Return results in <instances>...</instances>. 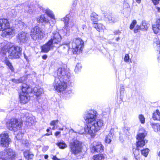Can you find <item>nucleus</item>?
I'll return each instance as SVG.
<instances>
[{
    "instance_id": "3",
    "label": "nucleus",
    "mask_w": 160,
    "mask_h": 160,
    "mask_svg": "<svg viewBox=\"0 0 160 160\" xmlns=\"http://www.w3.org/2000/svg\"><path fill=\"white\" fill-rule=\"evenodd\" d=\"M70 81L61 80L58 78H55L53 83V86L55 90L58 92H61L64 91L67 87V85Z\"/></svg>"
},
{
    "instance_id": "28",
    "label": "nucleus",
    "mask_w": 160,
    "mask_h": 160,
    "mask_svg": "<svg viewBox=\"0 0 160 160\" xmlns=\"http://www.w3.org/2000/svg\"><path fill=\"white\" fill-rule=\"evenodd\" d=\"M4 62L12 72H14V68L12 65V63L10 62L8 60V59L7 58H6L5 59Z\"/></svg>"
},
{
    "instance_id": "49",
    "label": "nucleus",
    "mask_w": 160,
    "mask_h": 160,
    "mask_svg": "<svg viewBox=\"0 0 160 160\" xmlns=\"http://www.w3.org/2000/svg\"><path fill=\"white\" fill-rule=\"evenodd\" d=\"M15 134L17 135L16 136V138H17L18 139H20L21 138H22V135L21 133L19 134V133H18L17 134L16 133H15Z\"/></svg>"
},
{
    "instance_id": "4",
    "label": "nucleus",
    "mask_w": 160,
    "mask_h": 160,
    "mask_svg": "<svg viewBox=\"0 0 160 160\" xmlns=\"http://www.w3.org/2000/svg\"><path fill=\"white\" fill-rule=\"evenodd\" d=\"M83 42L80 38L74 39L71 43L72 53L73 54H78L82 51L83 46Z\"/></svg>"
},
{
    "instance_id": "43",
    "label": "nucleus",
    "mask_w": 160,
    "mask_h": 160,
    "mask_svg": "<svg viewBox=\"0 0 160 160\" xmlns=\"http://www.w3.org/2000/svg\"><path fill=\"white\" fill-rule=\"evenodd\" d=\"M82 68V66L80 63H78L77 64L75 68V71L76 72L79 71Z\"/></svg>"
},
{
    "instance_id": "41",
    "label": "nucleus",
    "mask_w": 160,
    "mask_h": 160,
    "mask_svg": "<svg viewBox=\"0 0 160 160\" xmlns=\"http://www.w3.org/2000/svg\"><path fill=\"white\" fill-rule=\"evenodd\" d=\"M30 8H31V7H30L29 6H25L24 7V9L26 12H27L29 13L32 12L33 8H32L31 10H29Z\"/></svg>"
},
{
    "instance_id": "48",
    "label": "nucleus",
    "mask_w": 160,
    "mask_h": 160,
    "mask_svg": "<svg viewBox=\"0 0 160 160\" xmlns=\"http://www.w3.org/2000/svg\"><path fill=\"white\" fill-rule=\"evenodd\" d=\"M139 29H141V26H139L138 25L136 26L135 29L134 30V32L135 33H137L138 32Z\"/></svg>"
},
{
    "instance_id": "47",
    "label": "nucleus",
    "mask_w": 160,
    "mask_h": 160,
    "mask_svg": "<svg viewBox=\"0 0 160 160\" xmlns=\"http://www.w3.org/2000/svg\"><path fill=\"white\" fill-rule=\"evenodd\" d=\"M58 122V120L52 121L50 123V125L51 126H55L56 123H57Z\"/></svg>"
},
{
    "instance_id": "33",
    "label": "nucleus",
    "mask_w": 160,
    "mask_h": 160,
    "mask_svg": "<svg viewBox=\"0 0 160 160\" xmlns=\"http://www.w3.org/2000/svg\"><path fill=\"white\" fill-rule=\"evenodd\" d=\"M15 24L20 28H22L24 27V23L19 20H16L15 22Z\"/></svg>"
},
{
    "instance_id": "63",
    "label": "nucleus",
    "mask_w": 160,
    "mask_h": 160,
    "mask_svg": "<svg viewBox=\"0 0 160 160\" xmlns=\"http://www.w3.org/2000/svg\"><path fill=\"white\" fill-rule=\"evenodd\" d=\"M158 156L160 157V152H158Z\"/></svg>"
},
{
    "instance_id": "35",
    "label": "nucleus",
    "mask_w": 160,
    "mask_h": 160,
    "mask_svg": "<svg viewBox=\"0 0 160 160\" xmlns=\"http://www.w3.org/2000/svg\"><path fill=\"white\" fill-rule=\"evenodd\" d=\"M105 155L103 154H98L94 155L93 157L94 160H102L104 159Z\"/></svg>"
},
{
    "instance_id": "5",
    "label": "nucleus",
    "mask_w": 160,
    "mask_h": 160,
    "mask_svg": "<svg viewBox=\"0 0 160 160\" xmlns=\"http://www.w3.org/2000/svg\"><path fill=\"white\" fill-rule=\"evenodd\" d=\"M69 148L72 154L77 155L80 154L82 150V143L77 140H74L70 143Z\"/></svg>"
},
{
    "instance_id": "25",
    "label": "nucleus",
    "mask_w": 160,
    "mask_h": 160,
    "mask_svg": "<svg viewBox=\"0 0 160 160\" xmlns=\"http://www.w3.org/2000/svg\"><path fill=\"white\" fill-rule=\"evenodd\" d=\"M111 131L108 134L106 137L105 141L106 143H110L112 139L113 138V134L111 132Z\"/></svg>"
},
{
    "instance_id": "45",
    "label": "nucleus",
    "mask_w": 160,
    "mask_h": 160,
    "mask_svg": "<svg viewBox=\"0 0 160 160\" xmlns=\"http://www.w3.org/2000/svg\"><path fill=\"white\" fill-rule=\"evenodd\" d=\"M139 118L142 123H144L145 122V118L142 115H140L139 116Z\"/></svg>"
},
{
    "instance_id": "23",
    "label": "nucleus",
    "mask_w": 160,
    "mask_h": 160,
    "mask_svg": "<svg viewBox=\"0 0 160 160\" xmlns=\"http://www.w3.org/2000/svg\"><path fill=\"white\" fill-rule=\"evenodd\" d=\"M152 118L154 120L160 121V112L158 110H157L153 113Z\"/></svg>"
},
{
    "instance_id": "56",
    "label": "nucleus",
    "mask_w": 160,
    "mask_h": 160,
    "mask_svg": "<svg viewBox=\"0 0 160 160\" xmlns=\"http://www.w3.org/2000/svg\"><path fill=\"white\" fill-rule=\"evenodd\" d=\"M47 58V56L46 55H44L42 56V58L44 60H46Z\"/></svg>"
},
{
    "instance_id": "11",
    "label": "nucleus",
    "mask_w": 160,
    "mask_h": 160,
    "mask_svg": "<svg viewBox=\"0 0 160 160\" xmlns=\"http://www.w3.org/2000/svg\"><path fill=\"white\" fill-rule=\"evenodd\" d=\"M61 38L59 33L57 32H54L52 33L51 39L49 41L52 43L55 46V47L58 48L59 47V43L61 40Z\"/></svg>"
},
{
    "instance_id": "32",
    "label": "nucleus",
    "mask_w": 160,
    "mask_h": 160,
    "mask_svg": "<svg viewBox=\"0 0 160 160\" xmlns=\"http://www.w3.org/2000/svg\"><path fill=\"white\" fill-rule=\"evenodd\" d=\"M45 13L48 15L49 17L50 18L53 19V20L54 21L53 22H55V18L54 17V16L53 14L52 11L50 10L49 9H47L45 10Z\"/></svg>"
},
{
    "instance_id": "17",
    "label": "nucleus",
    "mask_w": 160,
    "mask_h": 160,
    "mask_svg": "<svg viewBox=\"0 0 160 160\" xmlns=\"http://www.w3.org/2000/svg\"><path fill=\"white\" fill-rule=\"evenodd\" d=\"M70 48V44H64L61 45L59 47L58 52L66 55L69 53L68 51Z\"/></svg>"
},
{
    "instance_id": "34",
    "label": "nucleus",
    "mask_w": 160,
    "mask_h": 160,
    "mask_svg": "<svg viewBox=\"0 0 160 160\" xmlns=\"http://www.w3.org/2000/svg\"><path fill=\"white\" fill-rule=\"evenodd\" d=\"M159 26H157L156 24H153L152 25V29L154 33L160 35V29L159 28Z\"/></svg>"
},
{
    "instance_id": "10",
    "label": "nucleus",
    "mask_w": 160,
    "mask_h": 160,
    "mask_svg": "<svg viewBox=\"0 0 160 160\" xmlns=\"http://www.w3.org/2000/svg\"><path fill=\"white\" fill-rule=\"evenodd\" d=\"M0 158L6 160H12L16 156L15 152L12 149L9 148L1 152Z\"/></svg>"
},
{
    "instance_id": "44",
    "label": "nucleus",
    "mask_w": 160,
    "mask_h": 160,
    "mask_svg": "<svg viewBox=\"0 0 160 160\" xmlns=\"http://www.w3.org/2000/svg\"><path fill=\"white\" fill-rule=\"evenodd\" d=\"M136 24V20H133L130 25V29L131 30L132 29Z\"/></svg>"
},
{
    "instance_id": "57",
    "label": "nucleus",
    "mask_w": 160,
    "mask_h": 160,
    "mask_svg": "<svg viewBox=\"0 0 160 160\" xmlns=\"http://www.w3.org/2000/svg\"><path fill=\"white\" fill-rule=\"evenodd\" d=\"M136 152H138L139 151L138 150H136V151L134 152H133L135 157L137 156V154L136 153Z\"/></svg>"
},
{
    "instance_id": "39",
    "label": "nucleus",
    "mask_w": 160,
    "mask_h": 160,
    "mask_svg": "<svg viewBox=\"0 0 160 160\" xmlns=\"http://www.w3.org/2000/svg\"><path fill=\"white\" fill-rule=\"evenodd\" d=\"M57 145L61 149H63L67 147L66 144L63 142H60L57 143Z\"/></svg>"
},
{
    "instance_id": "24",
    "label": "nucleus",
    "mask_w": 160,
    "mask_h": 160,
    "mask_svg": "<svg viewBox=\"0 0 160 160\" xmlns=\"http://www.w3.org/2000/svg\"><path fill=\"white\" fill-rule=\"evenodd\" d=\"M26 124L28 126H30L34 123V119L31 115L27 116L26 118Z\"/></svg>"
},
{
    "instance_id": "61",
    "label": "nucleus",
    "mask_w": 160,
    "mask_h": 160,
    "mask_svg": "<svg viewBox=\"0 0 160 160\" xmlns=\"http://www.w3.org/2000/svg\"><path fill=\"white\" fill-rule=\"evenodd\" d=\"M136 2L138 3H140L141 2V0H136Z\"/></svg>"
},
{
    "instance_id": "12",
    "label": "nucleus",
    "mask_w": 160,
    "mask_h": 160,
    "mask_svg": "<svg viewBox=\"0 0 160 160\" xmlns=\"http://www.w3.org/2000/svg\"><path fill=\"white\" fill-rule=\"evenodd\" d=\"M0 137L1 146L3 147H8L9 142H11L8 134L5 132L2 133L0 135Z\"/></svg>"
},
{
    "instance_id": "13",
    "label": "nucleus",
    "mask_w": 160,
    "mask_h": 160,
    "mask_svg": "<svg viewBox=\"0 0 160 160\" xmlns=\"http://www.w3.org/2000/svg\"><path fill=\"white\" fill-rule=\"evenodd\" d=\"M146 135V133L145 132L140 133L138 134L137 137V148L142 147L145 145V142L144 139Z\"/></svg>"
},
{
    "instance_id": "60",
    "label": "nucleus",
    "mask_w": 160,
    "mask_h": 160,
    "mask_svg": "<svg viewBox=\"0 0 160 160\" xmlns=\"http://www.w3.org/2000/svg\"><path fill=\"white\" fill-rule=\"evenodd\" d=\"M52 132H51L49 134V133H46L45 134V135L46 136H49L50 135H52Z\"/></svg>"
},
{
    "instance_id": "18",
    "label": "nucleus",
    "mask_w": 160,
    "mask_h": 160,
    "mask_svg": "<svg viewBox=\"0 0 160 160\" xmlns=\"http://www.w3.org/2000/svg\"><path fill=\"white\" fill-rule=\"evenodd\" d=\"M9 27L8 20L6 19H0V31H3Z\"/></svg>"
},
{
    "instance_id": "46",
    "label": "nucleus",
    "mask_w": 160,
    "mask_h": 160,
    "mask_svg": "<svg viewBox=\"0 0 160 160\" xmlns=\"http://www.w3.org/2000/svg\"><path fill=\"white\" fill-rule=\"evenodd\" d=\"M129 59V56L128 54H126L124 58V61L126 62H128Z\"/></svg>"
},
{
    "instance_id": "50",
    "label": "nucleus",
    "mask_w": 160,
    "mask_h": 160,
    "mask_svg": "<svg viewBox=\"0 0 160 160\" xmlns=\"http://www.w3.org/2000/svg\"><path fill=\"white\" fill-rule=\"evenodd\" d=\"M157 26H159L160 27V19H157L156 20L155 24Z\"/></svg>"
},
{
    "instance_id": "29",
    "label": "nucleus",
    "mask_w": 160,
    "mask_h": 160,
    "mask_svg": "<svg viewBox=\"0 0 160 160\" xmlns=\"http://www.w3.org/2000/svg\"><path fill=\"white\" fill-rule=\"evenodd\" d=\"M4 62L12 72H14V68L12 65V63L10 62L8 60V59L7 58H6L5 59Z\"/></svg>"
},
{
    "instance_id": "54",
    "label": "nucleus",
    "mask_w": 160,
    "mask_h": 160,
    "mask_svg": "<svg viewBox=\"0 0 160 160\" xmlns=\"http://www.w3.org/2000/svg\"><path fill=\"white\" fill-rule=\"evenodd\" d=\"M52 158L53 160H60V159L57 158L56 156H53Z\"/></svg>"
},
{
    "instance_id": "7",
    "label": "nucleus",
    "mask_w": 160,
    "mask_h": 160,
    "mask_svg": "<svg viewBox=\"0 0 160 160\" xmlns=\"http://www.w3.org/2000/svg\"><path fill=\"white\" fill-rule=\"evenodd\" d=\"M44 35L41 29L39 27H35L31 30L30 36L35 41L41 39L43 38Z\"/></svg>"
},
{
    "instance_id": "64",
    "label": "nucleus",
    "mask_w": 160,
    "mask_h": 160,
    "mask_svg": "<svg viewBox=\"0 0 160 160\" xmlns=\"http://www.w3.org/2000/svg\"><path fill=\"white\" fill-rule=\"evenodd\" d=\"M52 129L53 130H54L55 129V126H53V128H52Z\"/></svg>"
},
{
    "instance_id": "14",
    "label": "nucleus",
    "mask_w": 160,
    "mask_h": 160,
    "mask_svg": "<svg viewBox=\"0 0 160 160\" xmlns=\"http://www.w3.org/2000/svg\"><path fill=\"white\" fill-rule=\"evenodd\" d=\"M103 146L101 142L95 141L93 142L91 148V151L92 152H102L103 151Z\"/></svg>"
},
{
    "instance_id": "19",
    "label": "nucleus",
    "mask_w": 160,
    "mask_h": 160,
    "mask_svg": "<svg viewBox=\"0 0 160 160\" xmlns=\"http://www.w3.org/2000/svg\"><path fill=\"white\" fill-rule=\"evenodd\" d=\"M55 46L50 42H48L41 47L42 51L44 52H47L50 50L53 49Z\"/></svg>"
},
{
    "instance_id": "59",
    "label": "nucleus",
    "mask_w": 160,
    "mask_h": 160,
    "mask_svg": "<svg viewBox=\"0 0 160 160\" xmlns=\"http://www.w3.org/2000/svg\"><path fill=\"white\" fill-rule=\"evenodd\" d=\"M48 157V155H46L44 156V158L45 159H47Z\"/></svg>"
},
{
    "instance_id": "8",
    "label": "nucleus",
    "mask_w": 160,
    "mask_h": 160,
    "mask_svg": "<svg viewBox=\"0 0 160 160\" xmlns=\"http://www.w3.org/2000/svg\"><path fill=\"white\" fill-rule=\"evenodd\" d=\"M22 51L21 48L19 47L14 46L9 48L8 56L10 58H17L20 57Z\"/></svg>"
},
{
    "instance_id": "26",
    "label": "nucleus",
    "mask_w": 160,
    "mask_h": 160,
    "mask_svg": "<svg viewBox=\"0 0 160 160\" xmlns=\"http://www.w3.org/2000/svg\"><path fill=\"white\" fill-rule=\"evenodd\" d=\"M24 156L26 159H31L33 157L34 155L32 152L27 150L24 152Z\"/></svg>"
},
{
    "instance_id": "30",
    "label": "nucleus",
    "mask_w": 160,
    "mask_h": 160,
    "mask_svg": "<svg viewBox=\"0 0 160 160\" xmlns=\"http://www.w3.org/2000/svg\"><path fill=\"white\" fill-rule=\"evenodd\" d=\"M150 125L155 132H157L160 130V125L158 123H151Z\"/></svg>"
},
{
    "instance_id": "62",
    "label": "nucleus",
    "mask_w": 160,
    "mask_h": 160,
    "mask_svg": "<svg viewBox=\"0 0 160 160\" xmlns=\"http://www.w3.org/2000/svg\"><path fill=\"white\" fill-rule=\"evenodd\" d=\"M119 39H120V38L119 37H118L116 38V40L117 41H118L119 40Z\"/></svg>"
},
{
    "instance_id": "38",
    "label": "nucleus",
    "mask_w": 160,
    "mask_h": 160,
    "mask_svg": "<svg viewBox=\"0 0 160 160\" xmlns=\"http://www.w3.org/2000/svg\"><path fill=\"white\" fill-rule=\"evenodd\" d=\"M108 20L110 22H116L118 20L117 19L113 17H112L111 15H109L107 16V17H106Z\"/></svg>"
},
{
    "instance_id": "16",
    "label": "nucleus",
    "mask_w": 160,
    "mask_h": 160,
    "mask_svg": "<svg viewBox=\"0 0 160 160\" xmlns=\"http://www.w3.org/2000/svg\"><path fill=\"white\" fill-rule=\"evenodd\" d=\"M65 24L64 29H66L67 31L69 30L70 28H72L74 25V22L72 21H69L68 18L66 17L65 18L64 20Z\"/></svg>"
},
{
    "instance_id": "36",
    "label": "nucleus",
    "mask_w": 160,
    "mask_h": 160,
    "mask_svg": "<svg viewBox=\"0 0 160 160\" xmlns=\"http://www.w3.org/2000/svg\"><path fill=\"white\" fill-rule=\"evenodd\" d=\"M91 19L93 22H97L98 20V15L95 12H92L91 15Z\"/></svg>"
},
{
    "instance_id": "52",
    "label": "nucleus",
    "mask_w": 160,
    "mask_h": 160,
    "mask_svg": "<svg viewBox=\"0 0 160 160\" xmlns=\"http://www.w3.org/2000/svg\"><path fill=\"white\" fill-rule=\"evenodd\" d=\"M157 40L156 42V44L157 45V46L158 47H160V41L158 40Z\"/></svg>"
},
{
    "instance_id": "22",
    "label": "nucleus",
    "mask_w": 160,
    "mask_h": 160,
    "mask_svg": "<svg viewBox=\"0 0 160 160\" xmlns=\"http://www.w3.org/2000/svg\"><path fill=\"white\" fill-rule=\"evenodd\" d=\"M93 26L99 32L103 30L105 28V26H103L102 24H98L95 22L93 23Z\"/></svg>"
},
{
    "instance_id": "15",
    "label": "nucleus",
    "mask_w": 160,
    "mask_h": 160,
    "mask_svg": "<svg viewBox=\"0 0 160 160\" xmlns=\"http://www.w3.org/2000/svg\"><path fill=\"white\" fill-rule=\"evenodd\" d=\"M17 38L21 44L26 43L28 41V38L27 35L24 32L19 33L17 36Z\"/></svg>"
},
{
    "instance_id": "51",
    "label": "nucleus",
    "mask_w": 160,
    "mask_h": 160,
    "mask_svg": "<svg viewBox=\"0 0 160 160\" xmlns=\"http://www.w3.org/2000/svg\"><path fill=\"white\" fill-rule=\"evenodd\" d=\"M113 33L114 35H116L118 34H120L121 33V32L119 30H117L114 31Z\"/></svg>"
},
{
    "instance_id": "20",
    "label": "nucleus",
    "mask_w": 160,
    "mask_h": 160,
    "mask_svg": "<svg viewBox=\"0 0 160 160\" xmlns=\"http://www.w3.org/2000/svg\"><path fill=\"white\" fill-rule=\"evenodd\" d=\"M33 91L37 98L42 96L44 93L43 89L39 86L34 87L33 89Z\"/></svg>"
},
{
    "instance_id": "2",
    "label": "nucleus",
    "mask_w": 160,
    "mask_h": 160,
    "mask_svg": "<svg viewBox=\"0 0 160 160\" xmlns=\"http://www.w3.org/2000/svg\"><path fill=\"white\" fill-rule=\"evenodd\" d=\"M32 90L29 85L23 84L22 86V92L20 94L19 97L20 102L22 104L28 102L30 99L29 93L32 92Z\"/></svg>"
},
{
    "instance_id": "6",
    "label": "nucleus",
    "mask_w": 160,
    "mask_h": 160,
    "mask_svg": "<svg viewBox=\"0 0 160 160\" xmlns=\"http://www.w3.org/2000/svg\"><path fill=\"white\" fill-rule=\"evenodd\" d=\"M22 124L21 122H19L16 119L12 118L7 122V126L8 129L10 130H13L15 132L17 130H20Z\"/></svg>"
},
{
    "instance_id": "27",
    "label": "nucleus",
    "mask_w": 160,
    "mask_h": 160,
    "mask_svg": "<svg viewBox=\"0 0 160 160\" xmlns=\"http://www.w3.org/2000/svg\"><path fill=\"white\" fill-rule=\"evenodd\" d=\"M4 62L12 72H14V68L12 65V63L10 62L8 60V59L7 58H6L5 59Z\"/></svg>"
},
{
    "instance_id": "21",
    "label": "nucleus",
    "mask_w": 160,
    "mask_h": 160,
    "mask_svg": "<svg viewBox=\"0 0 160 160\" xmlns=\"http://www.w3.org/2000/svg\"><path fill=\"white\" fill-rule=\"evenodd\" d=\"M3 32L2 36L3 37H6L7 35H13L14 34V29L12 28H8L5 29Z\"/></svg>"
},
{
    "instance_id": "42",
    "label": "nucleus",
    "mask_w": 160,
    "mask_h": 160,
    "mask_svg": "<svg viewBox=\"0 0 160 160\" xmlns=\"http://www.w3.org/2000/svg\"><path fill=\"white\" fill-rule=\"evenodd\" d=\"M149 151V149L148 148L145 149L141 151V153L145 157H146L148 154Z\"/></svg>"
},
{
    "instance_id": "9",
    "label": "nucleus",
    "mask_w": 160,
    "mask_h": 160,
    "mask_svg": "<svg viewBox=\"0 0 160 160\" xmlns=\"http://www.w3.org/2000/svg\"><path fill=\"white\" fill-rule=\"evenodd\" d=\"M57 76L55 78H58L61 80L70 81V73L64 68H59L57 71Z\"/></svg>"
},
{
    "instance_id": "40",
    "label": "nucleus",
    "mask_w": 160,
    "mask_h": 160,
    "mask_svg": "<svg viewBox=\"0 0 160 160\" xmlns=\"http://www.w3.org/2000/svg\"><path fill=\"white\" fill-rule=\"evenodd\" d=\"M141 26V29L142 30H147L148 28V24L145 21H142Z\"/></svg>"
},
{
    "instance_id": "58",
    "label": "nucleus",
    "mask_w": 160,
    "mask_h": 160,
    "mask_svg": "<svg viewBox=\"0 0 160 160\" xmlns=\"http://www.w3.org/2000/svg\"><path fill=\"white\" fill-rule=\"evenodd\" d=\"M156 8L158 10V11L159 12H160V7H156Z\"/></svg>"
},
{
    "instance_id": "37",
    "label": "nucleus",
    "mask_w": 160,
    "mask_h": 160,
    "mask_svg": "<svg viewBox=\"0 0 160 160\" xmlns=\"http://www.w3.org/2000/svg\"><path fill=\"white\" fill-rule=\"evenodd\" d=\"M25 80V78L24 77H22L18 79H12V82L15 83H22L24 82Z\"/></svg>"
},
{
    "instance_id": "1",
    "label": "nucleus",
    "mask_w": 160,
    "mask_h": 160,
    "mask_svg": "<svg viewBox=\"0 0 160 160\" xmlns=\"http://www.w3.org/2000/svg\"><path fill=\"white\" fill-rule=\"evenodd\" d=\"M97 114L96 111L91 109L86 112L83 115V118L87 124L84 128L85 133L89 134L92 137L94 136L104 125L102 119H96Z\"/></svg>"
},
{
    "instance_id": "31",
    "label": "nucleus",
    "mask_w": 160,
    "mask_h": 160,
    "mask_svg": "<svg viewBox=\"0 0 160 160\" xmlns=\"http://www.w3.org/2000/svg\"><path fill=\"white\" fill-rule=\"evenodd\" d=\"M37 21L39 22L47 23L48 22V18H45L44 15H41L37 18Z\"/></svg>"
},
{
    "instance_id": "55",
    "label": "nucleus",
    "mask_w": 160,
    "mask_h": 160,
    "mask_svg": "<svg viewBox=\"0 0 160 160\" xmlns=\"http://www.w3.org/2000/svg\"><path fill=\"white\" fill-rule=\"evenodd\" d=\"M61 133L60 132H55V135L56 137H57Z\"/></svg>"
},
{
    "instance_id": "53",
    "label": "nucleus",
    "mask_w": 160,
    "mask_h": 160,
    "mask_svg": "<svg viewBox=\"0 0 160 160\" xmlns=\"http://www.w3.org/2000/svg\"><path fill=\"white\" fill-rule=\"evenodd\" d=\"M124 90V88L123 86H122L120 89V94H121L122 93H123V91Z\"/></svg>"
}]
</instances>
